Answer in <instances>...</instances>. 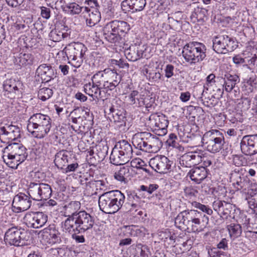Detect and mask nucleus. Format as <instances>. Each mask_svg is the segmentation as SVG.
Returning a JSON list of instances; mask_svg holds the SVG:
<instances>
[{"label":"nucleus","mask_w":257,"mask_h":257,"mask_svg":"<svg viewBox=\"0 0 257 257\" xmlns=\"http://www.w3.org/2000/svg\"><path fill=\"white\" fill-rule=\"evenodd\" d=\"M81 208V203L79 201H71L64 207L65 216L68 217L66 219H74Z\"/></svg>","instance_id":"f704fd0d"},{"label":"nucleus","mask_w":257,"mask_h":257,"mask_svg":"<svg viewBox=\"0 0 257 257\" xmlns=\"http://www.w3.org/2000/svg\"><path fill=\"white\" fill-rule=\"evenodd\" d=\"M131 166L138 169L143 168V167L146 166L144 161L140 158H136L133 160L131 162Z\"/></svg>","instance_id":"5fc2aeb1"},{"label":"nucleus","mask_w":257,"mask_h":257,"mask_svg":"<svg viewBox=\"0 0 257 257\" xmlns=\"http://www.w3.org/2000/svg\"><path fill=\"white\" fill-rule=\"evenodd\" d=\"M163 143L160 139L149 132L145 152L157 153L162 147Z\"/></svg>","instance_id":"393cba45"},{"label":"nucleus","mask_w":257,"mask_h":257,"mask_svg":"<svg viewBox=\"0 0 257 257\" xmlns=\"http://www.w3.org/2000/svg\"><path fill=\"white\" fill-rule=\"evenodd\" d=\"M31 197L23 193L16 195L13 201L12 205L17 212H22L29 209L32 205Z\"/></svg>","instance_id":"6ab92c4d"},{"label":"nucleus","mask_w":257,"mask_h":257,"mask_svg":"<svg viewBox=\"0 0 257 257\" xmlns=\"http://www.w3.org/2000/svg\"><path fill=\"white\" fill-rule=\"evenodd\" d=\"M240 147L241 152L245 155L252 156L257 154V135L243 136Z\"/></svg>","instance_id":"2eb2a0df"},{"label":"nucleus","mask_w":257,"mask_h":257,"mask_svg":"<svg viewBox=\"0 0 257 257\" xmlns=\"http://www.w3.org/2000/svg\"><path fill=\"white\" fill-rule=\"evenodd\" d=\"M66 34L58 30H52L49 34L50 39L54 42H59L65 36Z\"/></svg>","instance_id":"de8ad7c7"},{"label":"nucleus","mask_w":257,"mask_h":257,"mask_svg":"<svg viewBox=\"0 0 257 257\" xmlns=\"http://www.w3.org/2000/svg\"><path fill=\"white\" fill-rule=\"evenodd\" d=\"M168 123L166 117L163 114H152L149 119V125L152 129L167 127Z\"/></svg>","instance_id":"a878e982"},{"label":"nucleus","mask_w":257,"mask_h":257,"mask_svg":"<svg viewBox=\"0 0 257 257\" xmlns=\"http://www.w3.org/2000/svg\"><path fill=\"white\" fill-rule=\"evenodd\" d=\"M148 96L146 92L139 93L137 90L132 91L127 96V101L130 104L136 107H141L146 105L149 107L148 103H147V99H148Z\"/></svg>","instance_id":"aec40b11"},{"label":"nucleus","mask_w":257,"mask_h":257,"mask_svg":"<svg viewBox=\"0 0 257 257\" xmlns=\"http://www.w3.org/2000/svg\"><path fill=\"white\" fill-rule=\"evenodd\" d=\"M132 229L133 225H124L121 228L122 232L123 233L124 236H132Z\"/></svg>","instance_id":"052dcab7"},{"label":"nucleus","mask_w":257,"mask_h":257,"mask_svg":"<svg viewBox=\"0 0 257 257\" xmlns=\"http://www.w3.org/2000/svg\"><path fill=\"white\" fill-rule=\"evenodd\" d=\"M213 209L221 215L227 216L233 209L232 204L225 201L216 200L213 203Z\"/></svg>","instance_id":"cd10ccee"},{"label":"nucleus","mask_w":257,"mask_h":257,"mask_svg":"<svg viewBox=\"0 0 257 257\" xmlns=\"http://www.w3.org/2000/svg\"><path fill=\"white\" fill-rule=\"evenodd\" d=\"M149 165L156 172L165 173L170 169L171 162L166 157L158 155L150 160Z\"/></svg>","instance_id":"f3484780"},{"label":"nucleus","mask_w":257,"mask_h":257,"mask_svg":"<svg viewBox=\"0 0 257 257\" xmlns=\"http://www.w3.org/2000/svg\"><path fill=\"white\" fill-rule=\"evenodd\" d=\"M209 221L207 216L197 210H186L179 213L175 219V224L180 229L188 232H199L206 227Z\"/></svg>","instance_id":"f257e3e1"},{"label":"nucleus","mask_w":257,"mask_h":257,"mask_svg":"<svg viewBox=\"0 0 257 257\" xmlns=\"http://www.w3.org/2000/svg\"><path fill=\"white\" fill-rule=\"evenodd\" d=\"M133 156L131 145L125 140L117 142L110 156V162L115 165H122L130 161Z\"/></svg>","instance_id":"0eeeda50"},{"label":"nucleus","mask_w":257,"mask_h":257,"mask_svg":"<svg viewBox=\"0 0 257 257\" xmlns=\"http://www.w3.org/2000/svg\"><path fill=\"white\" fill-rule=\"evenodd\" d=\"M67 151L62 150L57 153L55 156L54 163L58 168L64 169L69 162V158Z\"/></svg>","instance_id":"58836bf2"},{"label":"nucleus","mask_w":257,"mask_h":257,"mask_svg":"<svg viewBox=\"0 0 257 257\" xmlns=\"http://www.w3.org/2000/svg\"><path fill=\"white\" fill-rule=\"evenodd\" d=\"M51 126L50 117L40 113L34 114L28 120V131L35 138H44L49 132Z\"/></svg>","instance_id":"7ed1b4c3"},{"label":"nucleus","mask_w":257,"mask_h":257,"mask_svg":"<svg viewBox=\"0 0 257 257\" xmlns=\"http://www.w3.org/2000/svg\"><path fill=\"white\" fill-rule=\"evenodd\" d=\"M2 151L4 162L8 166L13 169H17L26 159L28 156L26 148L19 143L11 144Z\"/></svg>","instance_id":"39448f33"},{"label":"nucleus","mask_w":257,"mask_h":257,"mask_svg":"<svg viewBox=\"0 0 257 257\" xmlns=\"http://www.w3.org/2000/svg\"><path fill=\"white\" fill-rule=\"evenodd\" d=\"M192 204L195 208L199 209L202 212H205L208 215H211L213 213L211 209L205 205L201 204L200 203L194 201L192 202Z\"/></svg>","instance_id":"8fccbe9b"},{"label":"nucleus","mask_w":257,"mask_h":257,"mask_svg":"<svg viewBox=\"0 0 257 257\" xmlns=\"http://www.w3.org/2000/svg\"><path fill=\"white\" fill-rule=\"evenodd\" d=\"M33 60V56L29 53L22 51L20 53H14L13 61L16 65L25 66L31 64Z\"/></svg>","instance_id":"7c9ffc66"},{"label":"nucleus","mask_w":257,"mask_h":257,"mask_svg":"<svg viewBox=\"0 0 257 257\" xmlns=\"http://www.w3.org/2000/svg\"><path fill=\"white\" fill-rule=\"evenodd\" d=\"M137 248L141 249L140 255L142 257H150V254L147 246L141 243L137 244Z\"/></svg>","instance_id":"6e6d98bb"},{"label":"nucleus","mask_w":257,"mask_h":257,"mask_svg":"<svg viewBox=\"0 0 257 257\" xmlns=\"http://www.w3.org/2000/svg\"><path fill=\"white\" fill-rule=\"evenodd\" d=\"M125 196L119 190H113L104 193L99 197L100 209L107 214H113L122 207Z\"/></svg>","instance_id":"20e7f679"},{"label":"nucleus","mask_w":257,"mask_h":257,"mask_svg":"<svg viewBox=\"0 0 257 257\" xmlns=\"http://www.w3.org/2000/svg\"><path fill=\"white\" fill-rule=\"evenodd\" d=\"M188 176L197 184H199L207 177V171L203 167H196L189 172Z\"/></svg>","instance_id":"2f4dec72"},{"label":"nucleus","mask_w":257,"mask_h":257,"mask_svg":"<svg viewBox=\"0 0 257 257\" xmlns=\"http://www.w3.org/2000/svg\"><path fill=\"white\" fill-rule=\"evenodd\" d=\"M172 16L176 22L177 25L179 27H181L182 17V13L180 12H177L173 14Z\"/></svg>","instance_id":"69168bd1"},{"label":"nucleus","mask_w":257,"mask_h":257,"mask_svg":"<svg viewBox=\"0 0 257 257\" xmlns=\"http://www.w3.org/2000/svg\"><path fill=\"white\" fill-rule=\"evenodd\" d=\"M149 132H142L136 133L132 137L134 146L140 150L145 152Z\"/></svg>","instance_id":"bb28decb"},{"label":"nucleus","mask_w":257,"mask_h":257,"mask_svg":"<svg viewBox=\"0 0 257 257\" xmlns=\"http://www.w3.org/2000/svg\"><path fill=\"white\" fill-rule=\"evenodd\" d=\"M217 248L226 250L228 249V240L223 238L217 245Z\"/></svg>","instance_id":"338daca9"},{"label":"nucleus","mask_w":257,"mask_h":257,"mask_svg":"<svg viewBox=\"0 0 257 257\" xmlns=\"http://www.w3.org/2000/svg\"><path fill=\"white\" fill-rule=\"evenodd\" d=\"M145 228L133 225L132 236H142L145 234Z\"/></svg>","instance_id":"603ef678"},{"label":"nucleus","mask_w":257,"mask_h":257,"mask_svg":"<svg viewBox=\"0 0 257 257\" xmlns=\"http://www.w3.org/2000/svg\"><path fill=\"white\" fill-rule=\"evenodd\" d=\"M110 110L112 112L113 120L116 124L119 127L125 126L126 118L123 110L114 108H111Z\"/></svg>","instance_id":"ea45409f"},{"label":"nucleus","mask_w":257,"mask_h":257,"mask_svg":"<svg viewBox=\"0 0 257 257\" xmlns=\"http://www.w3.org/2000/svg\"><path fill=\"white\" fill-rule=\"evenodd\" d=\"M67 8L69 13L71 15L78 14L81 12L84 14L85 11H87V7H80L75 3L69 4L67 6Z\"/></svg>","instance_id":"a18cd8bd"},{"label":"nucleus","mask_w":257,"mask_h":257,"mask_svg":"<svg viewBox=\"0 0 257 257\" xmlns=\"http://www.w3.org/2000/svg\"><path fill=\"white\" fill-rule=\"evenodd\" d=\"M251 197L246 198L249 208L251 210V212L257 214V200L253 197L250 193Z\"/></svg>","instance_id":"3c124183"},{"label":"nucleus","mask_w":257,"mask_h":257,"mask_svg":"<svg viewBox=\"0 0 257 257\" xmlns=\"http://www.w3.org/2000/svg\"><path fill=\"white\" fill-rule=\"evenodd\" d=\"M85 92L92 97L93 100L102 99L101 96V88L98 85L94 84V82H92L85 84L84 86Z\"/></svg>","instance_id":"473e14b6"},{"label":"nucleus","mask_w":257,"mask_h":257,"mask_svg":"<svg viewBox=\"0 0 257 257\" xmlns=\"http://www.w3.org/2000/svg\"><path fill=\"white\" fill-rule=\"evenodd\" d=\"M206 48L202 43L191 42L183 48V56L190 65H194L203 61L206 56Z\"/></svg>","instance_id":"423d86ee"},{"label":"nucleus","mask_w":257,"mask_h":257,"mask_svg":"<svg viewBox=\"0 0 257 257\" xmlns=\"http://www.w3.org/2000/svg\"><path fill=\"white\" fill-rule=\"evenodd\" d=\"M202 155V151L201 150L189 152L181 156L179 163L182 167L191 168L201 163Z\"/></svg>","instance_id":"dca6fc26"},{"label":"nucleus","mask_w":257,"mask_h":257,"mask_svg":"<svg viewBox=\"0 0 257 257\" xmlns=\"http://www.w3.org/2000/svg\"><path fill=\"white\" fill-rule=\"evenodd\" d=\"M23 220L28 227L39 228L46 223L48 216L42 212H30L25 214Z\"/></svg>","instance_id":"4468645a"},{"label":"nucleus","mask_w":257,"mask_h":257,"mask_svg":"<svg viewBox=\"0 0 257 257\" xmlns=\"http://www.w3.org/2000/svg\"><path fill=\"white\" fill-rule=\"evenodd\" d=\"M257 86V77L256 76L250 77L248 79L244 81L242 89L249 93L252 92Z\"/></svg>","instance_id":"37998d69"},{"label":"nucleus","mask_w":257,"mask_h":257,"mask_svg":"<svg viewBox=\"0 0 257 257\" xmlns=\"http://www.w3.org/2000/svg\"><path fill=\"white\" fill-rule=\"evenodd\" d=\"M94 180L90 181L86 183V190L88 191L89 195H96L97 192L95 190V187H92V184H93Z\"/></svg>","instance_id":"4d7b16f0"},{"label":"nucleus","mask_w":257,"mask_h":257,"mask_svg":"<svg viewBox=\"0 0 257 257\" xmlns=\"http://www.w3.org/2000/svg\"><path fill=\"white\" fill-rule=\"evenodd\" d=\"M213 49L217 53L226 54L232 52L237 47L235 41L227 35H219L213 38Z\"/></svg>","instance_id":"9b49d317"},{"label":"nucleus","mask_w":257,"mask_h":257,"mask_svg":"<svg viewBox=\"0 0 257 257\" xmlns=\"http://www.w3.org/2000/svg\"><path fill=\"white\" fill-rule=\"evenodd\" d=\"M227 228L232 239L240 236L242 233V227L240 224L231 223L227 225Z\"/></svg>","instance_id":"79ce46f5"},{"label":"nucleus","mask_w":257,"mask_h":257,"mask_svg":"<svg viewBox=\"0 0 257 257\" xmlns=\"http://www.w3.org/2000/svg\"><path fill=\"white\" fill-rule=\"evenodd\" d=\"M87 50V47L83 44L78 42L69 44L64 48L63 52L67 56L68 63L78 68L82 64Z\"/></svg>","instance_id":"6e6552de"},{"label":"nucleus","mask_w":257,"mask_h":257,"mask_svg":"<svg viewBox=\"0 0 257 257\" xmlns=\"http://www.w3.org/2000/svg\"><path fill=\"white\" fill-rule=\"evenodd\" d=\"M106 69L94 74L91 78L92 82L98 85L101 89L106 90Z\"/></svg>","instance_id":"4c0bfd02"},{"label":"nucleus","mask_w":257,"mask_h":257,"mask_svg":"<svg viewBox=\"0 0 257 257\" xmlns=\"http://www.w3.org/2000/svg\"><path fill=\"white\" fill-rule=\"evenodd\" d=\"M128 174L129 169L123 167L118 171L115 173L114 177L116 180L121 182H125V180L128 177Z\"/></svg>","instance_id":"49530a36"},{"label":"nucleus","mask_w":257,"mask_h":257,"mask_svg":"<svg viewBox=\"0 0 257 257\" xmlns=\"http://www.w3.org/2000/svg\"><path fill=\"white\" fill-rule=\"evenodd\" d=\"M0 135L2 136H6L9 141H14L20 137V131L15 125H7L0 127Z\"/></svg>","instance_id":"c85d7f7f"},{"label":"nucleus","mask_w":257,"mask_h":257,"mask_svg":"<svg viewBox=\"0 0 257 257\" xmlns=\"http://www.w3.org/2000/svg\"><path fill=\"white\" fill-rule=\"evenodd\" d=\"M243 56L245 57V64L251 69L257 67V55L249 52H245Z\"/></svg>","instance_id":"c03bdc74"},{"label":"nucleus","mask_w":257,"mask_h":257,"mask_svg":"<svg viewBox=\"0 0 257 257\" xmlns=\"http://www.w3.org/2000/svg\"><path fill=\"white\" fill-rule=\"evenodd\" d=\"M107 24L110 25V28L113 30V32L117 33L120 37L123 34L126 33L130 29V25L124 21H113Z\"/></svg>","instance_id":"72a5a7b5"},{"label":"nucleus","mask_w":257,"mask_h":257,"mask_svg":"<svg viewBox=\"0 0 257 257\" xmlns=\"http://www.w3.org/2000/svg\"><path fill=\"white\" fill-rule=\"evenodd\" d=\"M111 63L113 64L117 65L121 68H128L129 67V64L125 62L123 59H120L119 60L112 59L111 60Z\"/></svg>","instance_id":"bf43d9fd"},{"label":"nucleus","mask_w":257,"mask_h":257,"mask_svg":"<svg viewBox=\"0 0 257 257\" xmlns=\"http://www.w3.org/2000/svg\"><path fill=\"white\" fill-rule=\"evenodd\" d=\"M36 74L42 81L48 82L54 76V70L50 65L45 64L40 65L36 70Z\"/></svg>","instance_id":"c756f323"},{"label":"nucleus","mask_w":257,"mask_h":257,"mask_svg":"<svg viewBox=\"0 0 257 257\" xmlns=\"http://www.w3.org/2000/svg\"><path fill=\"white\" fill-rule=\"evenodd\" d=\"M41 16L43 18L45 19H49L51 16V10L49 8L45 7H41Z\"/></svg>","instance_id":"13d9d810"},{"label":"nucleus","mask_w":257,"mask_h":257,"mask_svg":"<svg viewBox=\"0 0 257 257\" xmlns=\"http://www.w3.org/2000/svg\"><path fill=\"white\" fill-rule=\"evenodd\" d=\"M239 81V79L237 75L230 74H225L223 84V90L227 92H230Z\"/></svg>","instance_id":"c9c22d12"},{"label":"nucleus","mask_w":257,"mask_h":257,"mask_svg":"<svg viewBox=\"0 0 257 257\" xmlns=\"http://www.w3.org/2000/svg\"><path fill=\"white\" fill-rule=\"evenodd\" d=\"M237 190L243 189L244 191L247 190V193L249 194V189L252 191H256L257 184L252 183L247 178H240V181H237L234 185Z\"/></svg>","instance_id":"e433bc0d"},{"label":"nucleus","mask_w":257,"mask_h":257,"mask_svg":"<svg viewBox=\"0 0 257 257\" xmlns=\"http://www.w3.org/2000/svg\"><path fill=\"white\" fill-rule=\"evenodd\" d=\"M28 193L32 199L40 201L49 198L51 195L52 189L47 184L31 182L29 185Z\"/></svg>","instance_id":"9d476101"},{"label":"nucleus","mask_w":257,"mask_h":257,"mask_svg":"<svg viewBox=\"0 0 257 257\" xmlns=\"http://www.w3.org/2000/svg\"><path fill=\"white\" fill-rule=\"evenodd\" d=\"M53 95L51 89L44 87L41 88L38 92L39 98L42 101H45L50 98Z\"/></svg>","instance_id":"09e8293b"},{"label":"nucleus","mask_w":257,"mask_h":257,"mask_svg":"<svg viewBox=\"0 0 257 257\" xmlns=\"http://www.w3.org/2000/svg\"><path fill=\"white\" fill-rule=\"evenodd\" d=\"M100 151V152H98L99 156L101 157H105L108 151V147L107 146L99 145L97 146V151Z\"/></svg>","instance_id":"680f3d73"},{"label":"nucleus","mask_w":257,"mask_h":257,"mask_svg":"<svg viewBox=\"0 0 257 257\" xmlns=\"http://www.w3.org/2000/svg\"><path fill=\"white\" fill-rule=\"evenodd\" d=\"M29 233L24 229L14 227L9 229L5 235V241L7 243L15 246L23 245L22 241L27 240Z\"/></svg>","instance_id":"f8f14e48"},{"label":"nucleus","mask_w":257,"mask_h":257,"mask_svg":"<svg viewBox=\"0 0 257 257\" xmlns=\"http://www.w3.org/2000/svg\"><path fill=\"white\" fill-rule=\"evenodd\" d=\"M79 165L77 163L75 162L68 165L67 167L63 169L66 173L74 172L78 167Z\"/></svg>","instance_id":"e2e57ef3"},{"label":"nucleus","mask_w":257,"mask_h":257,"mask_svg":"<svg viewBox=\"0 0 257 257\" xmlns=\"http://www.w3.org/2000/svg\"><path fill=\"white\" fill-rule=\"evenodd\" d=\"M14 28L17 31L23 32L26 30L28 26L24 23L16 22L14 25Z\"/></svg>","instance_id":"0e129e2a"},{"label":"nucleus","mask_w":257,"mask_h":257,"mask_svg":"<svg viewBox=\"0 0 257 257\" xmlns=\"http://www.w3.org/2000/svg\"><path fill=\"white\" fill-rule=\"evenodd\" d=\"M106 91L112 90L119 84L121 76L115 70L106 69Z\"/></svg>","instance_id":"5701e85b"},{"label":"nucleus","mask_w":257,"mask_h":257,"mask_svg":"<svg viewBox=\"0 0 257 257\" xmlns=\"http://www.w3.org/2000/svg\"><path fill=\"white\" fill-rule=\"evenodd\" d=\"M144 52L143 46L135 44L125 50L124 55L129 61H136L142 58Z\"/></svg>","instance_id":"4be33fe9"},{"label":"nucleus","mask_w":257,"mask_h":257,"mask_svg":"<svg viewBox=\"0 0 257 257\" xmlns=\"http://www.w3.org/2000/svg\"><path fill=\"white\" fill-rule=\"evenodd\" d=\"M165 76L170 78L174 74V67L172 64H167L164 68Z\"/></svg>","instance_id":"864d4df0"},{"label":"nucleus","mask_w":257,"mask_h":257,"mask_svg":"<svg viewBox=\"0 0 257 257\" xmlns=\"http://www.w3.org/2000/svg\"><path fill=\"white\" fill-rule=\"evenodd\" d=\"M110 25L108 24H106L104 27L103 31L105 36V38L108 42L112 43H116L121 39V37L116 33L113 32V30L110 28Z\"/></svg>","instance_id":"a19ab883"},{"label":"nucleus","mask_w":257,"mask_h":257,"mask_svg":"<svg viewBox=\"0 0 257 257\" xmlns=\"http://www.w3.org/2000/svg\"><path fill=\"white\" fill-rule=\"evenodd\" d=\"M202 141L206 149L212 153L219 152L223 149L225 143L223 135L216 130L205 133Z\"/></svg>","instance_id":"1a4fd4ad"},{"label":"nucleus","mask_w":257,"mask_h":257,"mask_svg":"<svg viewBox=\"0 0 257 257\" xmlns=\"http://www.w3.org/2000/svg\"><path fill=\"white\" fill-rule=\"evenodd\" d=\"M76 217L66 219L63 223V230L69 233H79L91 229L94 223V219L85 211H79Z\"/></svg>","instance_id":"f03ea898"},{"label":"nucleus","mask_w":257,"mask_h":257,"mask_svg":"<svg viewBox=\"0 0 257 257\" xmlns=\"http://www.w3.org/2000/svg\"><path fill=\"white\" fill-rule=\"evenodd\" d=\"M5 95L10 98H14L16 96H19L21 93L20 89L21 83L14 79H7L4 83Z\"/></svg>","instance_id":"a211bd4d"},{"label":"nucleus","mask_w":257,"mask_h":257,"mask_svg":"<svg viewBox=\"0 0 257 257\" xmlns=\"http://www.w3.org/2000/svg\"><path fill=\"white\" fill-rule=\"evenodd\" d=\"M41 241L45 245H53L61 242V235L54 225H49L39 232Z\"/></svg>","instance_id":"ddd939ff"},{"label":"nucleus","mask_w":257,"mask_h":257,"mask_svg":"<svg viewBox=\"0 0 257 257\" xmlns=\"http://www.w3.org/2000/svg\"><path fill=\"white\" fill-rule=\"evenodd\" d=\"M84 17L86 19L87 26L92 27L98 23L101 19L100 13L96 8L91 7V8L87 7V11H85Z\"/></svg>","instance_id":"b1692460"},{"label":"nucleus","mask_w":257,"mask_h":257,"mask_svg":"<svg viewBox=\"0 0 257 257\" xmlns=\"http://www.w3.org/2000/svg\"><path fill=\"white\" fill-rule=\"evenodd\" d=\"M146 5V0H124L121 4L124 13L133 10V12L142 11Z\"/></svg>","instance_id":"412c9836"},{"label":"nucleus","mask_w":257,"mask_h":257,"mask_svg":"<svg viewBox=\"0 0 257 257\" xmlns=\"http://www.w3.org/2000/svg\"><path fill=\"white\" fill-rule=\"evenodd\" d=\"M8 5L12 7H17L21 5L24 0H6Z\"/></svg>","instance_id":"774afa93"}]
</instances>
